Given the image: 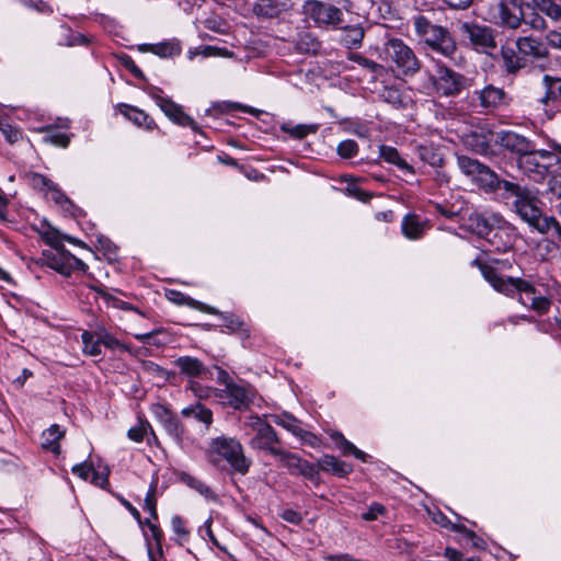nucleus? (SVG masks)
Masks as SVG:
<instances>
[{
  "label": "nucleus",
  "mask_w": 561,
  "mask_h": 561,
  "mask_svg": "<svg viewBox=\"0 0 561 561\" xmlns=\"http://www.w3.org/2000/svg\"><path fill=\"white\" fill-rule=\"evenodd\" d=\"M151 412L160 423L173 414L165 405L160 403L152 404Z\"/></svg>",
  "instance_id": "53"
},
{
  "label": "nucleus",
  "mask_w": 561,
  "mask_h": 561,
  "mask_svg": "<svg viewBox=\"0 0 561 561\" xmlns=\"http://www.w3.org/2000/svg\"><path fill=\"white\" fill-rule=\"evenodd\" d=\"M280 463L289 470L291 474H298L306 460L301 459L295 454L282 449V454L276 456Z\"/></svg>",
  "instance_id": "36"
},
{
  "label": "nucleus",
  "mask_w": 561,
  "mask_h": 561,
  "mask_svg": "<svg viewBox=\"0 0 561 561\" xmlns=\"http://www.w3.org/2000/svg\"><path fill=\"white\" fill-rule=\"evenodd\" d=\"M467 79L444 65H437L435 85L444 95H456L467 87Z\"/></svg>",
  "instance_id": "9"
},
{
  "label": "nucleus",
  "mask_w": 561,
  "mask_h": 561,
  "mask_svg": "<svg viewBox=\"0 0 561 561\" xmlns=\"http://www.w3.org/2000/svg\"><path fill=\"white\" fill-rule=\"evenodd\" d=\"M513 8L499 1L494 23L501 27L517 30L523 24V11L515 12Z\"/></svg>",
  "instance_id": "15"
},
{
  "label": "nucleus",
  "mask_w": 561,
  "mask_h": 561,
  "mask_svg": "<svg viewBox=\"0 0 561 561\" xmlns=\"http://www.w3.org/2000/svg\"><path fill=\"white\" fill-rule=\"evenodd\" d=\"M65 436V432L57 424L51 425L42 434V447L56 455L60 453V439Z\"/></svg>",
  "instance_id": "20"
},
{
  "label": "nucleus",
  "mask_w": 561,
  "mask_h": 561,
  "mask_svg": "<svg viewBox=\"0 0 561 561\" xmlns=\"http://www.w3.org/2000/svg\"><path fill=\"white\" fill-rule=\"evenodd\" d=\"M501 55L505 69L511 73H515L525 65L524 60L512 47H502Z\"/></svg>",
  "instance_id": "32"
},
{
  "label": "nucleus",
  "mask_w": 561,
  "mask_h": 561,
  "mask_svg": "<svg viewBox=\"0 0 561 561\" xmlns=\"http://www.w3.org/2000/svg\"><path fill=\"white\" fill-rule=\"evenodd\" d=\"M282 519H284L287 523L299 525L302 522V515L293 510V508H285L279 515Z\"/></svg>",
  "instance_id": "52"
},
{
  "label": "nucleus",
  "mask_w": 561,
  "mask_h": 561,
  "mask_svg": "<svg viewBox=\"0 0 561 561\" xmlns=\"http://www.w3.org/2000/svg\"><path fill=\"white\" fill-rule=\"evenodd\" d=\"M175 365L182 374H185L188 377H197L207 373L203 363L191 356L179 357L175 360Z\"/></svg>",
  "instance_id": "22"
},
{
  "label": "nucleus",
  "mask_w": 561,
  "mask_h": 561,
  "mask_svg": "<svg viewBox=\"0 0 561 561\" xmlns=\"http://www.w3.org/2000/svg\"><path fill=\"white\" fill-rule=\"evenodd\" d=\"M542 82L545 85L542 102L548 103L561 98V78H553L546 75Z\"/></svg>",
  "instance_id": "33"
},
{
  "label": "nucleus",
  "mask_w": 561,
  "mask_h": 561,
  "mask_svg": "<svg viewBox=\"0 0 561 561\" xmlns=\"http://www.w3.org/2000/svg\"><path fill=\"white\" fill-rule=\"evenodd\" d=\"M0 131L8 142L14 144L21 138V131L8 122L0 118Z\"/></svg>",
  "instance_id": "45"
},
{
  "label": "nucleus",
  "mask_w": 561,
  "mask_h": 561,
  "mask_svg": "<svg viewBox=\"0 0 561 561\" xmlns=\"http://www.w3.org/2000/svg\"><path fill=\"white\" fill-rule=\"evenodd\" d=\"M142 525H147L151 531L153 540L160 546L163 537L162 530L156 524L151 523L150 519L142 520Z\"/></svg>",
  "instance_id": "58"
},
{
  "label": "nucleus",
  "mask_w": 561,
  "mask_h": 561,
  "mask_svg": "<svg viewBox=\"0 0 561 561\" xmlns=\"http://www.w3.org/2000/svg\"><path fill=\"white\" fill-rule=\"evenodd\" d=\"M450 9L454 10H466L468 9L473 0H443Z\"/></svg>",
  "instance_id": "62"
},
{
  "label": "nucleus",
  "mask_w": 561,
  "mask_h": 561,
  "mask_svg": "<svg viewBox=\"0 0 561 561\" xmlns=\"http://www.w3.org/2000/svg\"><path fill=\"white\" fill-rule=\"evenodd\" d=\"M527 8H536L551 22L561 26V4L554 0H530Z\"/></svg>",
  "instance_id": "18"
},
{
  "label": "nucleus",
  "mask_w": 561,
  "mask_h": 561,
  "mask_svg": "<svg viewBox=\"0 0 561 561\" xmlns=\"http://www.w3.org/2000/svg\"><path fill=\"white\" fill-rule=\"evenodd\" d=\"M364 34V28L359 25L347 26L344 28L341 41L347 48L359 47L363 42Z\"/></svg>",
  "instance_id": "34"
},
{
  "label": "nucleus",
  "mask_w": 561,
  "mask_h": 561,
  "mask_svg": "<svg viewBox=\"0 0 561 561\" xmlns=\"http://www.w3.org/2000/svg\"><path fill=\"white\" fill-rule=\"evenodd\" d=\"M91 472H92L91 466L87 465L85 462L78 463L72 467V473L83 480H87Z\"/></svg>",
  "instance_id": "56"
},
{
  "label": "nucleus",
  "mask_w": 561,
  "mask_h": 561,
  "mask_svg": "<svg viewBox=\"0 0 561 561\" xmlns=\"http://www.w3.org/2000/svg\"><path fill=\"white\" fill-rule=\"evenodd\" d=\"M280 129L296 139H302L309 134H314L318 129V126L305 124L291 126L289 124H283Z\"/></svg>",
  "instance_id": "39"
},
{
  "label": "nucleus",
  "mask_w": 561,
  "mask_h": 561,
  "mask_svg": "<svg viewBox=\"0 0 561 561\" xmlns=\"http://www.w3.org/2000/svg\"><path fill=\"white\" fill-rule=\"evenodd\" d=\"M157 484L151 483L144 503V510L147 511L152 519H158L157 500H156Z\"/></svg>",
  "instance_id": "41"
},
{
  "label": "nucleus",
  "mask_w": 561,
  "mask_h": 561,
  "mask_svg": "<svg viewBox=\"0 0 561 561\" xmlns=\"http://www.w3.org/2000/svg\"><path fill=\"white\" fill-rule=\"evenodd\" d=\"M336 151L341 158L350 159L357 154L358 146L355 140L346 139L339 144Z\"/></svg>",
  "instance_id": "44"
},
{
  "label": "nucleus",
  "mask_w": 561,
  "mask_h": 561,
  "mask_svg": "<svg viewBox=\"0 0 561 561\" xmlns=\"http://www.w3.org/2000/svg\"><path fill=\"white\" fill-rule=\"evenodd\" d=\"M457 164L461 172L470 176L484 192L494 193L503 188L514 196V211L538 232L547 233L551 229L553 217L543 215V203L539 197L538 190L501 180L488 165L467 156H458Z\"/></svg>",
  "instance_id": "1"
},
{
  "label": "nucleus",
  "mask_w": 561,
  "mask_h": 561,
  "mask_svg": "<svg viewBox=\"0 0 561 561\" xmlns=\"http://www.w3.org/2000/svg\"><path fill=\"white\" fill-rule=\"evenodd\" d=\"M216 370V380L220 383H225V386H236L233 379L230 377V375L222 370L219 367H215Z\"/></svg>",
  "instance_id": "61"
},
{
  "label": "nucleus",
  "mask_w": 561,
  "mask_h": 561,
  "mask_svg": "<svg viewBox=\"0 0 561 561\" xmlns=\"http://www.w3.org/2000/svg\"><path fill=\"white\" fill-rule=\"evenodd\" d=\"M274 422L284 428H286L288 432L293 433L295 436H299L302 433V427L300 425V422L294 417L290 414H283L279 416L274 417Z\"/></svg>",
  "instance_id": "40"
},
{
  "label": "nucleus",
  "mask_w": 561,
  "mask_h": 561,
  "mask_svg": "<svg viewBox=\"0 0 561 561\" xmlns=\"http://www.w3.org/2000/svg\"><path fill=\"white\" fill-rule=\"evenodd\" d=\"M505 92L492 84L482 90L474 91L471 96L473 106H480L483 110H493L499 107L504 101Z\"/></svg>",
  "instance_id": "13"
},
{
  "label": "nucleus",
  "mask_w": 561,
  "mask_h": 561,
  "mask_svg": "<svg viewBox=\"0 0 561 561\" xmlns=\"http://www.w3.org/2000/svg\"><path fill=\"white\" fill-rule=\"evenodd\" d=\"M83 344V353L89 356H100L102 353L101 346L103 345L99 332L84 331L81 334Z\"/></svg>",
  "instance_id": "30"
},
{
  "label": "nucleus",
  "mask_w": 561,
  "mask_h": 561,
  "mask_svg": "<svg viewBox=\"0 0 561 561\" xmlns=\"http://www.w3.org/2000/svg\"><path fill=\"white\" fill-rule=\"evenodd\" d=\"M403 234L412 240L419 239L424 232V226L415 215H408L402 221Z\"/></svg>",
  "instance_id": "29"
},
{
  "label": "nucleus",
  "mask_w": 561,
  "mask_h": 561,
  "mask_svg": "<svg viewBox=\"0 0 561 561\" xmlns=\"http://www.w3.org/2000/svg\"><path fill=\"white\" fill-rule=\"evenodd\" d=\"M98 332H99V336H100V340H101L103 346H105L110 350H115V348H118L122 346L119 341L116 337H114L112 334H110L107 331L101 330Z\"/></svg>",
  "instance_id": "50"
},
{
  "label": "nucleus",
  "mask_w": 561,
  "mask_h": 561,
  "mask_svg": "<svg viewBox=\"0 0 561 561\" xmlns=\"http://www.w3.org/2000/svg\"><path fill=\"white\" fill-rule=\"evenodd\" d=\"M171 527H172L173 533L178 536V538L181 542L187 541L190 531L186 529V523L181 516H179V515L172 516Z\"/></svg>",
  "instance_id": "42"
},
{
  "label": "nucleus",
  "mask_w": 561,
  "mask_h": 561,
  "mask_svg": "<svg viewBox=\"0 0 561 561\" xmlns=\"http://www.w3.org/2000/svg\"><path fill=\"white\" fill-rule=\"evenodd\" d=\"M413 25L416 35L433 50L445 57H451L456 53V42L447 28L431 23L423 15L415 16Z\"/></svg>",
  "instance_id": "4"
},
{
  "label": "nucleus",
  "mask_w": 561,
  "mask_h": 561,
  "mask_svg": "<svg viewBox=\"0 0 561 561\" xmlns=\"http://www.w3.org/2000/svg\"><path fill=\"white\" fill-rule=\"evenodd\" d=\"M296 47L299 51L316 53L320 48L319 42L309 34L300 36Z\"/></svg>",
  "instance_id": "43"
},
{
  "label": "nucleus",
  "mask_w": 561,
  "mask_h": 561,
  "mask_svg": "<svg viewBox=\"0 0 561 561\" xmlns=\"http://www.w3.org/2000/svg\"><path fill=\"white\" fill-rule=\"evenodd\" d=\"M347 192L351 196H353L362 202H367L371 197L370 193L360 190L356 185H350L347 187Z\"/></svg>",
  "instance_id": "57"
},
{
  "label": "nucleus",
  "mask_w": 561,
  "mask_h": 561,
  "mask_svg": "<svg viewBox=\"0 0 561 561\" xmlns=\"http://www.w3.org/2000/svg\"><path fill=\"white\" fill-rule=\"evenodd\" d=\"M468 539H470L472 547L479 550H484L486 548V542L479 536H477L472 530L468 531Z\"/></svg>",
  "instance_id": "64"
},
{
  "label": "nucleus",
  "mask_w": 561,
  "mask_h": 561,
  "mask_svg": "<svg viewBox=\"0 0 561 561\" xmlns=\"http://www.w3.org/2000/svg\"><path fill=\"white\" fill-rule=\"evenodd\" d=\"M523 18V23H525L535 31L542 32L548 30V23L547 20L545 19L543 13L536 8L524 9Z\"/></svg>",
  "instance_id": "26"
},
{
  "label": "nucleus",
  "mask_w": 561,
  "mask_h": 561,
  "mask_svg": "<svg viewBox=\"0 0 561 561\" xmlns=\"http://www.w3.org/2000/svg\"><path fill=\"white\" fill-rule=\"evenodd\" d=\"M530 151L531 152L522 154L518 158V167L526 173H535L542 176L547 172L548 168L541 164L538 158L534 156V149Z\"/></svg>",
  "instance_id": "25"
},
{
  "label": "nucleus",
  "mask_w": 561,
  "mask_h": 561,
  "mask_svg": "<svg viewBox=\"0 0 561 561\" xmlns=\"http://www.w3.org/2000/svg\"><path fill=\"white\" fill-rule=\"evenodd\" d=\"M119 502L128 510V512L133 515V517L139 523V525H142V519L140 516L139 511L130 504L126 499L118 496Z\"/></svg>",
  "instance_id": "63"
},
{
  "label": "nucleus",
  "mask_w": 561,
  "mask_h": 561,
  "mask_svg": "<svg viewBox=\"0 0 561 561\" xmlns=\"http://www.w3.org/2000/svg\"><path fill=\"white\" fill-rule=\"evenodd\" d=\"M41 236L43 240L49 244L51 250H60L64 248L62 240H67L69 242H75V240L67 236H61L56 229L50 226H47L41 231Z\"/></svg>",
  "instance_id": "35"
},
{
  "label": "nucleus",
  "mask_w": 561,
  "mask_h": 561,
  "mask_svg": "<svg viewBox=\"0 0 561 561\" xmlns=\"http://www.w3.org/2000/svg\"><path fill=\"white\" fill-rule=\"evenodd\" d=\"M318 469L339 478H344L353 471V466L340 460L335 456L324 455L318 460Z\"/></svg>",
  "instance_id": "16"
},
{
  "label": "nucleus",
  "mask_w": 561,
  "mask_h": 561,
  "mask_svg": "<svg viewBox=\"0 0 561 561\" xmlns=\"http://www.w3.org/2000/svg\"><path fill=\"white\" fill-rule=\"evenodd\" d=\"M516 47L519 54L524 56H531L535 58H545L548 56V50L540 39L531 36L518 37Z\"/></svg>",
  "instance_id": "17"
},
{
  "label": "nucleus",
  "mask_w": 561,
  "mask_h": 561,
  "mask_svg": "<svg viewBox=\"0 0 561 561\" xmlns=\"http://www.w3.org/2000/svg\"><path fill=\"white\" fill-rule=\"evenodd\" d=\"M43 256L46 264L50 268L57 271L62 275L70 274V259H73L78 265L84 266V263L82 261L72 256L68 251L65 250V248H61L60 250H45L43 252Z\"/></svg>",
  "instance_id": "14"
},
{
  "label": "nucleus",
  "mask_w": 561,
  "mask_h": 561,
  "mask_svg": "<svg viewBox=\"0 0 561 561\" xmlns=\"http://www.w3.org/2000/svg\"><path fill=\"white\" fill-rule=\"evenodd\" d=\"M179 479L182 483L187 485L188 488L195 490L197 493H199L202 496L208 500H215L216 494L211 490L210 486H208L204 481L201 479L187 473V472H181L179 473Z\"/></svg>",
  "instance_id": "23"
},
{
  "label": "nucleus",
  "mask_w": 561,
  "mask_h": 561,
  "mask_svg": "<svg viewBox=\"0 0 561 561\" xmlns=\"http://www.w3.org/2000/svg\"><path fill=\"white\" fill-rule=\"evenodd\" d=\"M351 60L357 62L358 65L367 68L368 70H370L371 72H376L378 71L381 66L378 65L377 62L370 60V59H367L365 57H363L362 55H358V54H352L351 55Z\"/></svg>",
  "instance_id": "51"
},
{
  "label": "nucleus",
  "mask_w": 561,
  "mask_h": 561,
  "mask_svg": "<svg viewBox=\"0 0 561 561\" xmlns=\"http://www.w3.org/2000/svg\"><path fill=\"white\" fill-rule=\"evenodd\" d=\"M546 41L549 46L561 49V32L550 31L546 35Z\"/></svg>",
  "instance_id": "59"
},
{
  "label": "nucleus",
  "mask_w": 561,
  "mask_h": 561,
  "mask_svg": "<svg viewBox=\"0 0 561 561\" xmlns=\"http://www.w3.org/2000/svg\"><path fill=\"white\" fill-rule=\"evenodd\" d=\"M163 428L165 432L176 442L181 443L184 438V430L180 423V420L176 415L172 414L167 420H164L162 423Z\"/></svg>",
  "instance_id": "38"
},
{
  "label": "nucleus",
  "mask_w": 561,
  "mask_h": 561,
  "mask_svg": "<svg viewBox=\"0 0 561 561\" xmlns=\"http://www.w3.org/2000/svg\"><path fill=\"white\" fill-rule=\"evenodd\" d=\"M124 107L125 110L123 111V114L137 126L145 127L147 129H152L154 127L153 119L145 112L128 105H124Z\"/></svg>",
  "instance_id": "31"
},
{
  "label": "nucleus",
  "mask_w": 561,
  "mask_h": 561,
  "mask_svg": "<svg viewBox=\"0 0 561 561\" xmlns=\"http://www.w3.org/2000/svg\"><path fill=\"white\" fill-rule=\"evenodd\" d=\"M221 49L219 48H216V47H213V46H205L203 47L199 51L196 49L194 51H190L188 53V57L190 59H193L195 55L197 54H201L203 55L204 57H209V56H216L219 54Z\"/></svg>",
  "instance_id": "60"
},
{
  "label": "nucleus",
  "mask_w": 561,
  "mask_h": 561,
  "mask_svg": "<svg viewBox=\"0 0 561 561\" xmlns=\"http://www.w3.org/2000/svg\"><path fill=\"white\" fill-rule=\"evenodd\" d=\"M30 181H31V184L33 187L35 188H49V186H51L53 182L47 179L46 176L42 175V174H38V173H33L30 175Z\"/></svg>",
  "instance_id": "54"
},
{
  "label": "nucleus",
  "mask_w": 561,
  "mask_h": 561,
  "mask_svg": "<svg viewBox=\"0 0 561 561\" xmlns=\"http://www.w3.org/2000/svg\"><path fill=\"white\" fill-rule=\"evenodd\" d=\"M286 4L287 0H260L254 11L257 15L264 18H275L285 10Z\"/></svg>",
  "instance_id": "24"
},
{
  "label": "nucleus",
  "mask_w": 561,
  "mask_h": 561,
  "mask_svg": "<svg viewBox=\"0 0 561 561\" xmlns=\"http://www.w3.org/2000/svg\"><path fill=\"white\" fill-rule=\"evenodd\" d=\"M182 415L202 422L205 424L206 428H208L213 423V412L201 403L184 408L182 410Z\"/></svg>",
  "instance_id": "27"
},
{
  "label": "nucleus",
  "mask_w": 561,
  "mask_h": 561,
  "mask_svg": "<svg viewBox=\"0 0 561 561\" xmlns=\"http://www.w3.org/2000/svg\"><path fill=\"white\" fill-rule=\"evenodd\" d=\"M207 461L219 470L230 469L239 474H247L251 467V460L245 457L242 444L227 436L211 438L205 449Z\"/></svg>",
  "instance_id": "3"
},
{
  "label": "nucleus",
  "mask_w": 561,
  "mask_h": 561,
  "mask_svg": "<svg viewBox=\"0 0 561 561\" xmlns=\"http://www.w3.org/2000/svg\"><path fill=\"white\" fill-rule=\"evenodd\" d=\"M215 397L222 405L241 410L248 408L252 394L249 388H215Z\"/></svg>",
  "instance_id": "11"
},
{
  "label": "nucleus",
  "mask_w": 561,
  "mask_h": 561,
  "mask_svg": "<svg viewBox=\"0 0 561 561\" xmlns=\"http://www.w3.org/2000/svg\"><path fill=\"white\" fill-rule=\"evenodd\" d=\"M153 99L156 100L158 106L171 121L181 126H190L193 130L198 131V126L195 121L185 114L180 105L175 104L170 99L160 95H153Z\"/></svg>",
  "instance_id": "12"
},
{
  "label": "nucleus",
  "mask_w": 561,
  "mask_h": 561,
  "mask_svg": "<svg viewBox=\"0 0 561 561\" xmlns=\"http://www.w3.org/2000/svg\"><path fill=\"white\" fill-rule=\"evenodd\" d=\"M472 230L479 236H486L493 228V222L481 214H472L469 217Z\"/></svg>",
  "instance_id": "37"
},
{
  "label": "nucleus",
  "mask_w": 561,
  "mask_h": 561,
  "mask_svg": "<svg viewBox=\"0 0 561 561\" xmlns=\"http://www.w3.org/2000/svg\"><path fill=\"white\" fill-rule=\"evenodd\" d=\"M47 195L51 201L61 206H64L65 204H70L68 197L59 188H57L54 183L51 184V186H49Z\"/></svg>",
  "instance_id": "48"
},
{
  "label": "nucleus",
  "mask_w": 561,
  "mask_h": 561,
  "mask_svg": "<svg viewBox=\"0 0 561 561\" xmlns=\"http://www.w3.org/2000/svg\"><path fill=\"white\" fill-rule=\"evenodd\" d=\"M380 157L388 163L397 165L402 171L413 173V168L400 157L398 150L390 146H380Z\"/></svg>",
  "instance_id": "28"
},
{
  "label": "nucleus",
  "mask_w": 561,
  "mask_h": 561,
  "mask_svg": "<svg viewBox=\"0 0 561 561\" xmlns=\"http://www.w3.org/2000/svg\"><path fill=\"white\" fill-rule=\"evenodd\" d=\"M330 437L335 442L336 447L344 456L353 455L356 459H359L363 462L367 461L368 455L347 440L342 433L333 432Z\"/></svg>",
  "instance_id": "21"
},
{
  "label": "nucleus",
  "mask_w": 561,
  "mask_h": 561,
  "mask_svg": "<svg viewBox=\"0 0 561 561\" xmlns=\"http://www.w3.org/2000/svg\"><path fill=\"white\" fill-rule=\"evenodd\" d=\"M383 51L394 65L398 76H413L420 70V61L416 55L402 39H389L385 44Z\"/></svg>",
  "instance_id": "5"
},
{
  "label": "nucleus",
  "mask_w": 561,
  "mask_h": 561,
  "mask_svg": "<svg viewBox=\"0 0 561 561\" xmlns=\"http://www.w3.org/2000/svg\"><path fill=\"white\" fill-rule=\"evenodd\" d=\"M146 427H149L151 430V426L149 425V423H146V424H141L140 426H135V427L129 428L127 435L131 440H134L136 443H140L144 439V435L146 433Z\"/></svg>",
  "instance_id": "55"
},
{
  "label": "nucleus",
  "mask_w": 561,
  "mask_h": 561,
  "mask_svg": "<svg viewBox=\"0 0 561 561\" xmlns=\"http://www.w3.org/2000/svg\"><path fill=\"white\" fill-rule=\"evenodd\" d=\"M317 468H318V466L316 467L314 465H312L306 460L298 474L304 476L306 479H308L312 482H318L319 474H318Z\"/></svg>",
  "instance_id": "49"
},
{
  "label": "nucleus",
  "mask_w": 561,
  "mask_h": 561,
  "mask_svg": "<svg viewBox=\"0 0 561 561\" xmlns=\"http://www.w3.org/2000/svg\"><path fill=\"white\" fill-rule=\"evenodd\" d=\"M43 141L46 144L66 148V147H68L70 139L65 134H53V135L45 136L43 138Z\"/></svg>",
  "instance_id": "47"
},
{
  "label": "nucleus",
  "mask_w": 561,
  "mask_h": 561,
  "mask_svg": "<svg viewBox=\"0 0 561 561\" xmlns=\"http://www.w3.org/2000/svg\"><path fill=\"white\" fill-rule=\"evenodd\" d=\"M245 425L255 433L250 440V446L253 449L264 450L274 457L282 454L283 448L278 446L277 435L270 424L259 416H249Z\"/></svg>",
  "instance_id": "6"
},
{
  "label": "nucleus",
  "mask_w": 561,
  "mask_h": 561,
  "mask_svg": "<svg viewBox=\"0 0 561 561\" xmlns=\"http://www.w3.org/2000/svg\"><path fill=\"white\" fill-rule=\"evenodd\" d=\"M304 13L319 26L337 25L342 18V11L339 8L317 0L307 1Z\"/></svg>",
  "instance_id": "8"
},
{
  "label": "nucleus",
  "mask_w": 561,
  "mask_h": 561,
  "mask_svg": "<svg viewBox=\"0 0 561 561\" xmlns=\"http://www.w3.org/2000/svg\"><path fill=\"white\" fill-rule=\"evenodd\" d=\"M472 265L479 267L483 278L499 293L513 297L515 291H518L520 295L518 296V302L523 306H528L523 294L530 295V305L529 308L535 310L539 314H545L548 312L550 307V300L545 296H537L536 288L527 280L518 277H502L496 270L488 265L485 263L480 262L479 260H474Z\"/></svg>",
  "instance_id": "2"
},
{
  "label": "nucleus",
  "mask_w": 561,
  "mask_h": 561,
  "mask_svg": "<svg viewBox=\"0 0 561 561\" xmlns=\"http://www.w3.org/2000/svg\"><path fill=\"white\" fill-rule=\"evenodd\" d=\"M386 513V507L377 502L369 505L367 512L362 514V518L367 522L376 520L379 516Z\"/></svg>",
  "instance_id": "46"
},
{
  "label": "nucleus",
  "mask_w": 561,
  "mask_h": 561,
  "mask_svg": "<svg viewBox=\"0 0 561 561\" xmlns=\"http://www.w3.org/2000/svg\"><path fill=\"white\" fill-rule=\"evenodd\" d=\"M495 144L518 156L529 153L533 150L534 142L525 136L515 131L503 130L495 134Z\"/></svg>",
  "instance_id": "10"
},
{
  "label": "nucleus",
  "mask_w": 561,
  "mask_h": 561,
  "mask_svg": "<svg viewBox=\"0 0 561 561\" xmlns=\"http://www.w3.org/2000/svg\"><path fill=\"white\" fill-rule=\"evenodd\" d=\"M139 50L151 51L159 57L168 58L180 55L181 46L179 42L170 41L160 44H144L139 46Z\"/></svg>",
  "instance_id": "19"
},
{
  "label": "nucleus",
  "mask_w": 561,
  "mask_h": 561,
  "mask_svg": "<svg viewBox=\"0 0 561 561\" xmlns=\"http://www.w3.org/2000/svg\"><path fill=\"white\" fill-rule=\"evenodd\" d=\"M458 30L472 46L480 48H495L496 42L494 31L488 25H482L472 21H459Z\"/></svg>",
  "instance_id": "7"
}]
</instances>
